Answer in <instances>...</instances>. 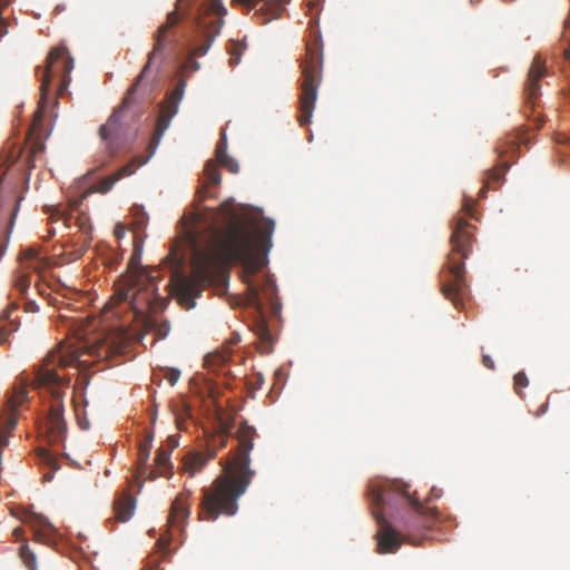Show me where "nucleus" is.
Wrapping results in <instances>:
<instances>
[{"label": "nucleus", "mask_w": 570, "mask_h": 570, "mask_svg": "<svg viewBox=\"0 0 570 570\" xmlns=\"http://www.w3.org/2000/svg\"><path fill=\"white\" fill-rule=\"evenodd\" d=\"M514 391L517 394L521 395V390L529 385V380L525 373L519 372L513 377Z\"/></svg>", "instance_id": "72a5a7b5"}, {"label": "nucleus", "mask_w": 570, "mask_h": 570, "mask_svg": "<svg viewBox=\"0 0 570 570\" xmlns=\"http://www.w3.org/2000/svg\"><path fill=\"white\" fill-rule=\"evenodd\" d=\"M129 346V335L124 328L106 333L92 343L61 342L58 347L47 354L42 364L37 368L30 385L33 389H47L56 404L51 406L50 420L52 428L59 432L66 429L62 420L60 404L61 389L69 384V380L60 376L56 367L86 366L90 362L85 356H94L97 360H111L126 353Z\"/></svg>", "instance_id": "7ed1b4c3"}, {"label": "nucleus", "mask_w": 570, "mask_h": 570, "mask_svg": "<svg viewBox=\"0 0 570 570\" xmlns=\"http://www.w3.org/2000/svg\"><path fill=\"white\" fill-rule=\"evenodd\" d=\"M264 6L259 9L258 16L262 17L261 23L265 24L272 19L279 18L284 7L279 0H264Z\"/></svg>", "instance_id": "5701e85b"}, {"label": "nucleus", "mask_w": 570, "mask_h": 570, "mask_svg": "<svg viewBox=\"0 0 570 570\" xmlns=\"http://www.w3.org/2000/svg\"><path fill=\"white\" fill-rule=\"evenodd\" d=\"M548 73L546 62L540 55H537L529 68L527 80L524 83V114L528 116V110L534 111L537 99L540 96V80Z\"/></svg>", "instance_id": "ddd939ff"}, {"label": "nucleus", "mask_w": 570, "mask_h": 570, "mask_svg": "<svg viewBox=\"0 0 570 570\" xmlns=\"http://www.w3.org/2000/svg\"><path fill=\"white\" fill-rule=\"evenodd\" d=\"M153 434L148 433L139 443L135 475L137 479L146 473V464L149 459L150 450L153 448Z\"/></svg>", "instance_id": "6ab92c4d"}, {"label": "nucleus", "mask_w": 570, "mask_h": 570, "mask_svg": "<svg viewBox=\"0 0 570 570\" xmlns=\"http://www.w3.org/2000/svg\"><path fill=\"white\" fill-rule=\"evenodd\" d=\"M148 223V216L141 208L134 212L132 228L135 233L144 232Z\"/></svg>", "instance_id": "7c9ffc66"}, {"label": "nucleus", "mask_w": 570, "mask_h": 570, "mask_svg": "<svg viewBox=\"0 0 570 570\" xmlns=\"http://www.w3.org/2000/svg\"><path fill=\"white\" fill-rule=\"evenodd\" d=\"M245 49V45L243 42H234L230 49L232 58L229 59L230 65H236L240 60V56Z\"/></svg>", "instance_id": "f704fd0d"}, {"label": "nucleus", "mask_w": 570, "mask_h": 570, "mask_svg": "<svg viewBox=\"0 0 570 570\" xmlns=\"http://www.w3.org/2000/svg\"><path fill=\"white\" fill-rule=\"evenodd\" d=\"M254 332L259 338V351L268 353L272 350L273 336L272 333L263 318L257 320L254 323Z\"/></svg>", "instance_id": "4be33fe9"}, {"label": "nucleus", "mask_w": 570, "mask_h": 570, "mask_svg": "<svg viewBox=\"0 0 570 570\" xmlns=\"http://www.w3.org/2000/svg\"><path fill=\"white\" fill-rule=\"evenodd\" d=\"M472 226L463 218L456 217L450 237L451 252L448 254L445 266L440 272L442 295L452 302L455 308L463 305L466 293L464 261L468 258L474 240L470 232Z\"/></svg>", "instance_id": "0eeeda50"}, {"label": "nucleus", "mask_w": 570, "mask_h": 570, "mask_svg": "<svg viewBox=\"0 0 570 570\" xmlns=\"http://www.w3.org/2000/svg\"><path fill=\"white\" fill-rule=\"evenodd\" d=\"M255 429L242 422L236 431L238 449L210 487L203 489L202 514L208 521H215L220 514L234 515L238 510V499L246 492L255 471L250 469L249 453L253 449Z\"/></svg>", "instance_id": "39448f33"}, {"label": "nucleus", "mask_w": 570, "mask_h": 570, "mask_svg": "<svg viewBox=\"0 0 570 570\" xmlns=\"http://www.w3.org/2000/svg\"><path fill=\"white\" fill-rule=\"evenodd\" d=\"M525 142H528V139L520 131H515V134L508 136L503 144L498 145L495 150L499 157L502 158L507 153L514 151L517 147Z\"/></svg>", "instance_id": "b1692460"}, {"label": "nucleus", "mask_w": 570, "mask_h": 570, "mask_svg": "<svg viewBox=\"0 0 570 570\" xmlns=\"http://www.w3.org/2000/svg\"><path fill=\"white\" fill-rule=\"evenodd\" d=\"M40 141L33 142L26 151L17 144H8L0 155V167H4L3 174L12 166L18 165L19 170H30L35 167V157L43 151Z\"/></svg>", "instance_id": "f8f14e48"}, {"label": "nucleus", "mask_w": 570, "mask_h": 570, "mask_svg": "<svg viewBox=\"0 0 570 570\" xmlns=\"http://www.w3.org/2000/svg\"><path fill=\"white\" fill-rule=\"evenodd\" d=\"M136 508V500L129 493H122L118 499L114 502V512L115 520L118 522L128 521Z\"/></svg>", "instance_id": "f3484780"}, {"label": "nucleus", "mask_w": 570, "mask_h": 570, "mask_svg": "<svg viewBox=\"0 0 570 570\" xmlns=\"http://www.w3.org/2000/svg\"><path fill=\"white\" fill-rule=\"evenodd\" d=\"M142 240L136 236L127 273L117 282L110 299L115 307L128 303L134 320L144 318L148 313H156L164 307L161 296L157 293L155 277L140 266Z\"/></svg>", "instance_id": "423d86ee"}, {"label": "nucleus", "mask_w": 570, "mask_h": 570, "mask_svg": "<svg viewBox=\"0 0 570 570\" xmlns=\"http://www.w3.org/2000/svg\"><path fill=\"white\" fill-rule=\"evenodd\" d=\"M215 455V451H210L208 454L202 452L188 453L184 459L183 469L189 474V476H194L204 468L206 462Z\"/></svg>", "instance_id": "a211bd4d"}, {"label": "nucleus", "mask_w": 570, "mask_h": 570, "mask_svg": "<svg viewBox=\"0 0 570 570\" xmlns=\"http://www.w3.org/2000/svg\"><path fill=\"white\" fill-rule=\"evenodd\" d=\"M186 88V81L180 79L174 90L167 96L166 100L161 104L159 109V115L157 117L156 128L151 136V139L148 144L149 156L136 165V160L126 164L121 168H119L112 175L105 177L98 183L97 191L99 193H108L112 186L122 177L130 176L134 174L138 166H141L147 163L150 156H153L159 146L161 138L165 131L169 128L171 119L178 112L179 104L183 100L184 92Z\"/></svg>", "instance_id": "6e6552de"}, {"label": "nucleus", "mask_w": 570, "mask_h": 570, "mask_svg": "<svg viewBox=\"0 0 570 570\" xmlns=\"http://www.w3.org/2000/svg\"><path fill=\"white\" fill-rule=\"evenodd\" d=\"M248 303L256 306L258 309L262 308L259 291L254 285H248Z\"/></svg>", "instance_id": "c9c22d12"}, {"label": "nucleus", "mask_w": 570, "mask_h": 570, "mask_svg": "<svg viewBox=\"0 0 570 570\" xmlns=\"http://www.w3.org/2000/svg\"><path fill=\"white\" fill-rule=\"evenodd\" d=\"M30 286L29 276L24 273H19L16 275L13 279V288L20 294L23 295L27 293Z\"/></svg>", "instance_id": "2f4dec72"}, {"label": "nucleus", "mask_w": 570, "mask_h": 570, "mask_svg": "<svg viewBox=\"0 0 570 570\" xmlns=\"http://www.w3.org/2000/svg\"><path fill=\"white\" fill-rule=\"evenodd\" d=\"M240 342V336L237 333H234L233 336L228 340V345H235Z\"/></svg>", "instance_id": "a18cd8bd"}, {"label": "nucleus", "mask_w": 570, "mask_h": 570, "mask_svg": "<svg viewBox=\"0 0 570 570\" xmlns=\"http://www.w3.org/2000/svg\"><path fill=\"white\" fill-rule=\"evenodd\" d=\"M28 522L33 531V540L36 542L46 546H52L57 542V529L48 521L47 518L32 514Z\"/></svg>", "instance_id": "4468645a"}, {"label": "nucleus", "mask_w": 570, "mask_h": 570, "mask_svg": "<svg viewBox=\"0 0 570 570\" xmlns=\"http://www.w3.org/2000/svg\"><path fill=\"white\" fill-rule=\"evenodd\" d=\"M77 222H78V225L81 227L82 223L80 222V218H78Z\"/></svg>", "instance_id": "4d7b16f0"}, {"label": "nucleus", "mask_w": 570, "mask_h": 570, "mask_svg": "<svg viewBox=\"0 0 570 570\" xmlns=\"http://www.w3.org/2000/svg\"><path fill=\"white\" fill-rule=\"evenodd\" d=\"M442 495V491L436 489V488H432L431 491H430V497L428 498V501L431 500V499H439L440 497Z\"/></svg>", "instance_id": "37998d69"}, {"label": "nucleus", "mask_w": 570, "mask_h": 570, "mask_svg": "<svg viewBox=\"0 0 570 570\" xmlns=\"http://www.w3.org/2000/svg\"><path fill=\"white\" fill-rule=\"evenodd\" d=\"M232 357V351L228 346L223 347L222 351L208 354L205 357V364L212 370L223 367Z\"/></svg>", "instance_id": "393cba45"}, {"label": "nucleus", "mask_w": 570, "mask_h": 570, "mask_svg": "<svg viewBox=\"0 0 570 570\" xmlns=\"http://www.w3.org/2000/svg\"><path fill=\"white\" fill-rule=\"evenodd\" d=\"M16 212H18V208H14V212L11 214L10 223H9V226L7 228H9L10 226H11V228L13 227V219L16 217Z\"/></svg>", "instance_id": "3c124183"}, {"label": "nucleus", "mask_w": 570, "mask_h": 570, "mask_svg": "<svg viewBox=\"0 0 570 570\" xmlns=\"http://www.w3.org/2000/svg\"><path fill=\"white\" fill-rule=\"evenodd\" d=\"M482 364H483L487 368L494 370V362H493V360L491 358V356H490V355L484 354V355L482 356Z\"/></svg>", "instance_id": "a19ab883"}, {"label": "nucleus", "mask_w": 570, "mask_h": 570, "mask_svg": "<svg viewBox=\"0 0 570 570\" xmlns=\"http://www.w3.org/2000/svg\"><path fill=\"white\" fill-rule=\"evenodd\" d=\"M19 557L27 569L38 570L37 557L26 542L19 548Z\"/></svg>", "instance_id": "c85d7f7f"}, {"label": "nucleus", "mask_w": 570, "mask_h": 570, "mask_svg": "<svg viewBox=\"0 0 570 570\" xmlns=\"http://www.w3.org/2000/svg\"><path fill=\"white\" fill-rule=\"evenodd\" d=\"M189 514L188 494L179 493L171 503L168 523L170 525H181V523L188 519Z\"/></svg>", "instance_id": "dca6fc26"}, {"label": "nucleus", "mask_w": 570, "mask_h": 570, "mask_svg": "<svg viewBox=\"0 0 570 570\" xmlns=\"http://www.w3.org/2000/svg\"><path fill=\"white\" fill-rule=\"evenodd\" d=\"M40 119H41V112H40V110H38V111H36V119H35V122H33V127L36 126V122L38 120H40Z\"/></svg>", "instance_id": "864d4df0"}, {"label": "nucleus", "mask_w": 570, "mask_h": 570, "mask_svg": "<svg viewBox=\"0 0 570 570\" xmlns=\"http://www.w3.org/2000/svg\"><path fill=\"white\" fill-rule=\"evenodd\" d=\"M227 10L220 0H206L199 8L195 18V37L190 40V55L185 67L193 71L199 69L195 57L207 53L215 38L219 35Z\"/></svg>", "instance_id": "1a4fd4ad"}, {"label": "nucleus", "mask_w": 570, "mask_h": 570, "mask_svg": "<svg viewBox=\"0 0 570 570\" xmlns=\"http://www.w3.org/2000/svg\"><path fill=\"white\" fill-rule=\"evenodd\" d=\"M564 39L569 41V46L563 50L564 60L570 63V21L567 22Z\"/></svg>", "instance_id": "58836bf2"}, {"label": "nucleus", "mask_w": 570, "mask_h": 570, "mask_svg": "<svg viewBox=\"0 0 570 570\" xmlns=\"http://www.w3.org/2000/svg\"><path fill=\"white\" fill-rule=\"evenodd\" d=\"M23 534V529L18 527L16 528L13 531H12V535L16 538V539H19L21 535Z\"/></svg>", "instance_id": "09e8293b"}, {"label": "nucleus", "mask_w": 570, "mask_h": 570, "mask_svg": "<svg viewBox=\"0 0 570 570\" xmlns=\"http://www.w3.org/2000/svg\"><path fill=\"white\" fill-rule=\"evenodd\" d=\"M167 448H159L155 458L156 468L150 471L149 480H156L159 476L169 478L171 475L173 465L169 461L170 452L175 449L178 443L175 440L169 439Z\"/></svg>", "instance_id": "2eb2a0df"}, {"label": "nucleus", "mask_w": 570, "mask_h": 570, "mask_svg": "<svg viewBox=\"0 0 570 570\" xmlns=\"http://www.w3.org/2000/svg\"><path fill=\"white\" fill-rule=\"evenodd\" d=\"M510 167L509 161H502L500 165L487 171V183L485 187H490V181H500L503 178L505 170Z\"/></svg>", "instance_id": "c756f323"}, {"label": "nucleus", "mask_w": 570, "mask_h": 570, "mask_svg": "<svg viewBox=\"0 0 570 570\" xmlns=\"http://www.w3.org/2000/svg\"><path fill=\"white\" fill-rule=\"evenodd\" d=\"M115 235L117 238H121L124 237L125 235V228L122 225L120 224H117L116 227H115Z\"/></svg>", "instance_id": "c03bdc74"}, {"label": "nucleus", "mask_w": 570, "mask_h": 570, "mask_svg": "<svg viewBox=\"0 0 570 570\" xmlns=\"http://www.w3.org/2000/svg\"><path fill=\"white\" fill-rule=\"evenodd\" d=\"M217 163L215 160H208L204 168V175L207 180V185L209 186H218L222 180L220 173L217 168Z\"/></svg>", "instance_id": "bb28decb"}, {"label": "nucleus", "mask_w": 570, "mask_h": 570, "mask_svg": "<svg viewBox=\"0 0 570 570\" xmlns=\"http://www.w3.org/2000/svg\"><path fill=\"white\" fill-rule=\"evenodd\" d=\"M183 0H177L176 9L168 13L166 22L161 24L156 35L153 50L148 53V59L138 75L136 81L128 88L119 106H117L107 121L98 129V136L102 147L101 165L108 164L112 158L126 150L134 142L138 135V115L131 110L135 102V94L147 77L154 61L161 59L165 47L168 43V32L176 27L180 20L179 6Z\"/></svg>", "instance_id": "20e7f679"}, {"label": "nucleus", "mask_w": 570, "mask_h": 570, "mask_svg": "<svg viewBox=\"0 0 570 570\" xmlns=\"http://www.w3.org/2000/svg\"><path fill=\"white\" fill-rule=\"evenodd\" d=\"M168 330L169 326L167 324H163L159 328V335H161V337H165L167 335Z\"/></svg>", "instance_id": "de8ad7c7"}, {"label": "nucleus", "mask_w": 570, "mask_h": 570, "mask_svg": "<svg viewBox=\"0 0 570 570\" xmlns=\"http://www.w3.org/2000/svg\"><path fill=\"white\" fill-rule=\"evenodd\" d=\"M216 163L228 171L236 174L239 170L238 163L227 155V142L225 135L222 137L215 150Z\"/></svg>", "instance_id": "aec40b11"}, {"label": "nucleus", "mask_w": 570, "mask_h": 570, "mask_svg": "<svg viewBox=\"0 0 570 570\" xmlns=\"http://www.w3.org/2000/svg\"><path fill=\"white\" fill-rule=\"evenodd\" d=\"M7 338V334L6 333H0V344H2Z\"/></svg>", "instance_id": "5fc2aeb1"}, {"label": "nucleus", "mask_w": 570, "mask_h": 570, "mask_svg": "<svg viewBox=\"0 0 570 570\" xmlns=\"http://www.w3.org/2000/svg\"><path fill=\"white\" fill-rule=\"evenodd\" d=\"M170 255L173 256L174 259H179V261L184 259V255L183 254L181 255L178 254V249L177 248L171 249Z\"/></svg>", "instance_id": "49530a36"}, {"label": "nucleus", "mask_w": 570, "mask_h": 570, "mask_svg": "<svg viewBox=\"0 0 570 570\" xmlns=\"http://www.w3.org/2000/svg\"><path fill=\"white\" fill-rule=\"evenodd\" d=\"M548 409V402H546L541 407H540V411L538 412V415L540 414H543Z\"/></svg>", "instance_id": "603ef678"}, {"label": "nucleus", "mask_w": 570, "mask_h": 570, "mask_svg": "<svg viewBox=\"0 0 570 570\" xmlns=\"http://www.w3.org/2000/svg\"><path fill=\"white\" fill-rule=\"evenodd\" d=\"M55 234V230L53 229H50L49 230V236H52Z\"/></svg>", "instance_id": "6e6d98bb"}, {"label": "nucleus", "mask_w": 570, "mask_h": 570, "mask_svg": "<svg viewBox=\"0 0 570 570\" xmlns=\"http://www.w3.org/2000/svg\"><path fill=\"white\" fill-rule=\"evenodd\" d=\"M73 68V60L69 56V52L66 47H57L52 49L49 52V56L47 58V66L43 69L41 76H40V90H41V97H40V104L43 102L47 99V95L50 89V82L51 78L56 75H59L61 77V86H60V94L63 90V87L69 81V73Z\"/></svg>", "instance_id": "9b49d317"}, {"label": "nucleus", "mask_w": 570, "mask_h": 570, "mask_svg": "<svg viewBox=\"0 0 570 570\" xmlns=\"http://www.w3.org/2000/svg\"><path fill=\"white\" fill-rule=\"evenodd\" d=\"M51 223L62 222L65 227L69 226V220L71 219V215L60 209H53L49 216Z\"/></svg>", "instance_id": "473e14b6"}, {"label": "nucleus", "mask_w": 570, "mask_h": 570, "mask_svg": "<svg viewBox=\"0 0 570 570\" xmlns=\"http://www.w3.org/2000/svg\"><path fill=\"white\" fill-rule=\"evenodd\" d=\"M410 484L396 479L375 478L367 484L366 495L379 524L377 552H396L404 541L416 546L415 532L430 529L436 519L435 508L425 507L411 491Z\"/></svg>", "instance_id": "f03ea898"}, {"label": "nucleus", "mask_w": 570, "mask_h": 570, "mask_svg": "<svg viewBox=\"0 0 570 570\" xmlns=\"http://www.w3.org/2000/svg\"><path fill=\"white\" fill-rule=\"evenodd\" d=\"M173 412L176 417L177 428L183 430L186 421L191 416L189 404L180 399L173 404Z\"/></svg>", "instance_id": "a878e982"}, {"label": "nucleus", "mask_w": 570, "mask_h": 570, "mask_svg": "<svg viewBox=\"0 0 570 570\" xmlns=\"http://www.w3.org/2000/svg\"><path fill=\"white\" fill-rule=\"evenodd\" d=\"M273 229L272 220L256 228L248 217L236 213L230 202H224L217 209L184 214L179 242L191 252V274L176 283L179 304L186 309L194 308L205 286L224 282L230 263H240L249 273H256L264 264L262 254L272 246Z\"/></svg>", "instance_id": "f257e3e1"}, {"label": "nucleus", "mask_w": 570, "mask_h": 570, "mask_svg": "<svg viewBox=\"0 0 570 570\" xmlns=\"http://www.w3.org/2000/svg\"><path fill=\"white\" fill-rule=\"evenodd\" d=\"M254 389H261L264 384V376L261 373H256L250 381Z\"/></svg>", "instance_id": "ea45409f"}, {"label": "nucleus", "mask_w": 570, "mask_h": 570, "mask_svg": "<svg viewBox=\"0 0 570 570\" xmlns=\"http://www.w3.org/2000/svg\"><path fill=\"white\" fill-rule=\"evenodd\" d=\"M180 377V371L177 368H167L165 372V379L168 383L174 386Z\"/></svg>", "instance_id": "e433bc0d"}, {"label": "nucleus", "mask_w": 570, "mask_h": 570, "mask_svg": "<svg viewBox=\"0 0 570 570\" xmlns=\"http://www.w3.org/2000/svg\"><path fill=\"white\" fill-rule=\"evenodd\" d=\"M41 462L46 464L50 471L43 474L46 481H51L53 473L59 470L60 465L58 459L55 458L50 452L42 450L40 453Z\"/></svg>", "instance_id": "cd10ccee"}, {"label": "nucleus", "mask_w": 570, "mask_h": 570, "mask_svg": "<svg viewBox=\"0 0 570 570\" xmlns=\"http://www.w3.org/2000/svg\"><path fill=\"white\" fill-rule=\"evenodd\" d=\"M323 53L317 43L306 48V58L302 61L301 95H299V116L297 118L301 126L311 122L316 98L317 89L322 81Z\"/></svg>", "instance_id": "9d476101"}, {"label": "nucleus", "mask_w": 570, "mask_h": 570, "mask_svg": "<svg viewBox=\"0 0 570 570\" xmlns=\"http://www.w3.org/2000/svg\"><path fill=\"white\" fill-rule=\"evenodd\" d=\"M462 210L470 216H473V205L469 202L463 204Z\"/></svg>", "instance_id": "79ce46f5"}, {"label": "nucleus", "mask_w": 570, "mask_h": 570, "mask_svg": "<svg viewBox=\"0 0 570 570\" xmlns=\"http://www.w3.org/2000/svg\"><path fill=\"white\" fill-rule=\"evenodd\" d=\"M36 308H37V306L33 302H29L26 307V309L30 311V312H33Z\"/></svg>", "instance_id": "8fccbe9b"}, {"label": "nucleus", "mask_w": 570, "mask_h": 570, "mask_svg": "<svg viewBox=\"0 0 570 570\" xmlns=\"http://www.w3.org/2000/svg\"><path fill=\"white\" fill-rule=\"evenodd\" d=\"M24 269H31L40 274L47 267V261L39 256L35 248H27L20 254Z\"/></svg>", "instance_id": "412c9836"}, {"label": "nucleus", "mask_w": 570, "mask_h": 570, "mask_svg": "<svg viewBox=\"0 0 570 570\" xmlns=\"http://www.w3.org/2000/svg\"><path fill=\"white\" fill-rule=\"evenodd\" d=\"M227 432L224 429H222L219 433L213 438L212 444L218 445L219 448H224L227 444Z\"/></svg>", "instance_id": "4c0bfd02"}]
</instances>
